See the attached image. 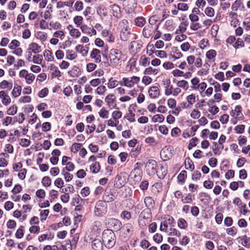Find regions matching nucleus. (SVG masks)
<instances>
[{
	"mask_svg": "<svg viewBox=\"0 0 250 250\" xmlns=\"http://www.w3.org/2000/svg\"><path fill=\"white\" fill-rule=\"evenodd\" d=\"M120 38L123 42L127 41L132 35L131 28L126 20H123L119 24Z\"/></svg>",
	"mask_w": 250,
	"mask_h": 250,
	"instance_id": "f257e3e1",
	"label": "nucleus"
},
{
	"mask_svg": "<svg viewBox=\"0 0 250 250\" xmlns=\"http://www.w3.org/2000/svg\"><path fill=\"white\" fill-rule=\"evenodd\" d=\"M102 240L104 245L107 249L113 248L116 242L115 234L111 229H107L103 231Z\"/></svg>",
	"mask_w": 250,
	"mask_h": 250,
	"instance_id": "f03ea898",
	"label": "nucleus"
},
{
	"mask_svg": "<svg viewBox=\"0 0 250 250\" xmlns=\"http://www.w3.org/2000/svg\"><path fill=\"white\" fill-rule=\"evenodd\" d=\"M110 63L112 65L117 66L122 61L125 62L126 57L122 52L117 49H112L109 54Z\"/></svg>",
	"mask_w": 250,
	"mask_h": 250,
	"instance_id": "7ed1b4c3",
	"label": "nucleus"
},
{
	"mask_svg": "<svg viewBox=\"0 0 250 250\" xmlns=\"http://www.w3.org/2000/svg\"><path fill=\"white\" fill-rule=\"evenodd\" d=\"M140 80L139 77L136 76H132L130 77H124L120 81V84L122 86L131 88L133 87L135 85L139 84Z\"/></svg>",
	"mask_w": 250,
	"mask_h": 250,
	"instance_id": "20e7f679",
	"label": "nucleus"
},
{
	"mask_svg": "<svg viewBox=\"0 0 250 250\" xmlns=\"http://www.w3.org/2000/svg\"><path fill=\"white\" fill-rule=\"evenodd\" d=\"M19 76L21 79H24L28 84H31L35 79V76L33 73L29 72L26 69H22L19 71Z\"/></svg>",
	"mask_w": 250,
	"mask_h": 250,
	"instance_id": "39448f33",
	"label": "nucleus"
},
{
	"mask_svg": "<svg viewBox=\"0 0 250 250\" xmlns=\"http://www.w3.org/2000/svg\"><path fill=\"white\" fill-rule=\"evenodd\" d=\"M106 212V205L102 201H98L95 207L94 213L96 216H100L104 214Z\"/></svg>",
	"mask_w": 250,
	"mask_h": 250,
	"instance_id": "423d86ee",
	"label": "nucleus"
},
{
	"mask_svg": "<svg viewBox=\"0 0 250 250\" xmlns=\"http://www.w3.org/2000/svg\"><path fill=\"white\" fill-rule=\"evenodd\" d=\"M107 225L109 228L112 229L115 231H118L122 228V223L115 218H110L107 221Z\"/></svg>",
	"mask_w": 250,
	"mask_h": 250,
	"instance_id": "0eeeda50",
	"label": "nucleus"
},
{
	"mask_svg": "<svg viewBox=\"0 0 250 250\" xmlns=\"http://www.w3.org/2000/svg\"><path fill=\"white\" fill-rule=\"evenodd\" d=\"M117 197L116 192L110 189H106L103 195L104 202H111Z\"/></svg>",
	"mask_w": 250,
	"mask_h": 250,
	"instance_id": "6e6552de",
	"label": "nucleus"
},
{
	"mask_svg": "<svg viewBox=\"0 0 250 250\" xmlns=\"http://www.w3.org/2000/svg\"><path fill=\"white\" fill-rule=\"evenodd\" d=\"M242 108L241 105H237L235 106L234 109L230 111V115L239 120L243 119L244 116L242 113Z\"/></svg>",
	"mask_w": 250,
	"mask_h": 250,
	"instance_id": "1a4fd4ad",
	"label": "nucleus"
},
{
	"mask_svg": "<svg viewBox=\"0 0 250 250\" xmlns=\"http://www.w3.org/2000/svg\"><path fill=\"white\" fill-rule=\"evenodd\" d=\"M157 163L154 160H149L146 165V171L150 175H154L156 172Z\"/></svg>",
	"mask_w": 250,
	"mask_h": 250,
	"instance_id": "9d476101",
	"label": "nucleus"
},
{
	"mask_svg": "<svg viewBox=\"0 0 250 250\" xmlns=\"http://www.w3.org/2000/svg\"><path fill=\"white\" fill-rule=\"evenodd\" d=\"M136 0H125L124 6L125 10L128 13L132 12L136 7Z\"/></svg>",
	"mask_w": 250,
	"mask_h": 250,
	"instance_id": "9b49d317",
	"label": "nucleus"
},
{
	"mask_svg": "<svg viewBox=\"0 0 250 250\" xmlns=\"http://www.w3.org/2000/svg\"><path fill=\"white\" fill-rule=\"evenodd\" d=\"M0 99L1 103L5 106L9 105L11 102V99L6 90L0 91Z\"/></svg>",
	"mask_w": 250,
	"mask_h": 250,
	"instance_id": "f8f14e48",
	"label": "nucleus"
},
{
	"mask_svg": "<svg viewBox=\"0 0 250 250\" xmlns=\"http://www.w3.org/2000/svg\"><path fill=\"white\" fill-rule=\"evenodd\" d=\"M104 101L109 108H115L117 105L115 103V97L113 94L107 95L104 99Z\"/></svg>",
	"mask_w": 250,
	"mask_h": 250,
	"instance_id": "ddd939ff",
	"label": "nucleus"
},
{
	"mask_svg": "<svg viewBox=\"0 0 250 250\" xmlns=\"http://www.w3.org/2000/svg\"><path fill=\"white\" fill-rule=\"evenodd\" d=\"M141 44L138 41H132L129 46V50L132 54H136L141 49Z\"/></svg>",
	"mask_w": 250,
	"mask_h": 250,
	"instance_id": "4468645a",
	"label": "nucleus"
},
{
	"mask_svg": "<svg viewBox=\"0 0 250 250\" xmlns=\"http://www.w3.org/2000/svg\"><path fill=\"white\" fill-rule=\"evenodd\" d=\"M67 29L68 30L71 37L74 39H78L80 37L81 33L79 30L75 28L72 24H69L67 26Z\"/></svg>",
	"mask_w": 250,
	"mask_h": 250,
	"instance_id": "2eb2a0df",
	"label": "nucleus"
},
{
	"mask_svg": "<svg viewBox=\"0 0 250 250\" xmlns=\"http://www.w3.org/2000/svg\"><path fill=\"white\" fill-rule=\"evenodd\" d=\"M210 114H207V112H204V114L206 115L208 119H213V116L216 115L219 111V108L216 105L209 106L208 109Z\"/></svg>",
	"mask_w": 250,
	"mask_h": 250,
	"instance_id": "dca6fc26",
	"label": "nucleus"
},
{
	"mask_svg": "<svg viewBox=\"0 0 250 250\" xmlns=\"http://www.w3.org/2000/svg\"><path fill=\"white\" fill-rule=\"evenodd\" d=\"M80 29L83 33L86 34L90 36L96 35L97 34V32L94 28H91L85 24L81 25Z\"/></svg>",
	"mask_w": 250,
	"mask_h": 250,
	"instance_id": "f3484780",
	"label": "nucleus"
},
{
	"mask_svg": "<svg viewBox=\"0 0 250 250\" xmlns=\"http://www.w3.org/2000/svg\"><path fill=\"white\" fill-rule=\"evenodd\" d=\"M160 92L159 88L156 86L150 87L148 90L149 97L152 99L158 98L160 95Z\"/></svg>",
	"mask_w": 250,
	"mask_h": 250,
	"instance_id": "a211bd4d",
	"label": "nucleus"
},
{
	"mask_svg": "<svg viewBox=\"0 0 250 250\" xmlns=\"http://www.w3.org/2000/svg\"><path fill=\"white\" fill-rule=\"evenodd\" d=\"M90 57L94 60L96 63H99L101 61V51L100 50L94 48L90 53Z\"/></svg>",
	"mask_w": 250,
	"mask_h": 250,
	"instance_id": "6ab92c4d",
	"label": "nucleus"
},
{
	"mask_svg": "<svg viewBox=\"0 0 250 250\" xmlns=\"http://www.w3.org/2000/svg\"><path fill=\"white\" fill-rule=\"evenodd\" d=\"M85 199H82L80 195H75L72 199L71 204L72 206L79 205V206H83L85 204Z\"/></svg>",
	"mask_w": 250,
	"mask_h": 250,
	"instance_id": "aec40b11",
	"label": "nucleus"
},
{
	"mask_svg": "<svg viewBox=\"0 0 250 250\" xmlns=\"http://www.w3.org/2000/svg\"><path fill=\"white\" fill-rule=\"evenodd\" d=\"M103 244L100 239H95L92 242V248L93 250H103Z\"/></svg>",
	"mask_w": 250,
	"mask_h": 250,
	"instance_id": "412c9836",
	"label": "nucleus"
},
{
	"mask_svg": "<svg viewBox=\"0 0 250 250\" xmlns=\"http://www.w3.org/2000/svg\"><path fill=\"white\" fill-rule=\"evenodd\" d=\"M28 50L35 54H38L41 51V46L37 43L33 42L28 45Z\"/></svg>",
	"mask_w": 250,
	"mask_h": 250,
	"instance_id": "4be33fe9",
	"label": "nucleus"
},
{
	"mask_svg": "<svg viewBox=\"0 0 250 250\" xmlns=\"http://www.w3.org/2000/svg\"><path fill=\"white\" fill-rule=\"evenodd\" d=\"M216 55L217 52L214 49H209L206 53V57L209 62H214Z\"/></svg>",
	"mask_w": 250,
	"mask_h": 250,
	"instance_id": "5701e85b",
	"label": "nucleus"
},
{
	"mask_svg": "<svg viewBox=\"0 0 250 250\" xmlns=\"http://www.w3.org/2000/svg\"><path fill=\"white\" fill-rule=\"evenodd\" d=\"M76 51L80 53L83 56H86L88 52V48L84 47L82 44H78L75 47Z\"/></svg>",
	"mask_w": 250,
	"mask_h": 250,
	"instance_id": "b1692460",
	"label": "nucleus"
},
{
	"mask_svg": "<svg viewBox=\"0 0 250 250\" xmlns=\"http://www.w3.org/2000/svg\"><path fill=\"white\" fill-rule=\"evenodd\" d=\"M111 13L114 16L119 18L121 16V9L119 5L114 4L110 5Z\"/></svg>",
	"mask_w": 250,
	"mask_h": 250,
	"instance_id": "393cba45",
	"label": "nucleus"
},
{
	"mask_svg": "<svg viewBox=\"0 0 250 250\" xmlns=\"http://www.w3.org/2000/svg\"><path fill=\"white\" fill-rule=\"evenodd\" d=\"M13 87L12 82L10 81L3 80L0 83V88L1 89H7L10 90Z\"/></svg>",
	"mask_w": 250,
	"mask_h": 250,
	"instance_id": "a878e982",
	"label": "nucleus"
},
{
	"mask_svg": "<svg viewBox=\"0 0 250 250\" xmlns=\"http://www.w3.org/2000/svg\"><path fill=\"white\" fill-rule=\"evenodd\" d=\"M90 171L94 174L98 173L101 169V166L99 162L92 163L90 166Z\"/></svg>",
	"mask_w": 250,
	"mask_h": 250,
	"instance_id": "bb28decb",
	"label": "nucleus"
},
{
	"mask_svg": "<svg viewBox=\"0 0 250 250\" xmlns=\"http://www.w3.org/2000/svg\"><path fill=\"white\" fill-rule=\"evenodd\" d=\"M139 63L140 65L144 67L147 66L150 63V59L145 55H143L140 57Z\"/></svg>",
	"mask_w": 250,
	"mask_h": 250,
	"instance_id": "cd10ccee",
	"label": "nucleus"
},
{
	"mask_svg": "<svg viewBox=\"0 0 250 250\" xmlns=\"http://www.w3.org/2000/svg\"><path fill=\"white\" fill-rule=\"evenodd\" d=\"M43 57L47 62H53L54 61V56L53 53L49 50L45 49L43 52Z\"/></svg>",
	"mask_w": 250,
	"mask_h": 250,
	"instance_id": "c85d7f7f",
	"label": "nucleus"
},
{
	"mask_svg": "<svg viewBox=\"0 0 250 250\" xmlns=\"http://www.w3.org/2000/svg\"><path fill=\"white\" fill-rule=\"evenodd\" d=\"M158 72L159 70L158 69L153 68L152 67H148L145 69L143 74L147 76L156 75Z\"/></svg>",
	"mask_w": 250,
	"mask_h": 250,
	"instance_id": "c756f323",
	"label": "nucleus"
},
{
	"mask_svg": "<svg viewBox=\"0 0 250 250\" xmlns=\"http://www.w3.org/2000/svg\"><path fill=\"white\" fill-rule=\"evenodd\" d=\"M188 26L187 21H184L181 22L178 28L175 31L176 34H180L181 33H184L187 30V27Z\"/></svg>",
	"mask_w": 250,
	"mask_h": 250,
	"instance_id": "7c9ffc66",
	"label": "nucleus"
},
{
	"mask_svg": "<svg viewBox=\"0 0 250 250\" xmlns=\"http://www.w3.org/2000/svg\"><path fill=\"white\" fill-rule=\"evenodd\" d=\"M195 47L191 46L188 42H186L182 43L180 45V49L183 52H187L190 49L192 50L193 52Z\"/></svg>",
	"mask_w": 250,
	"mask_h": 250,
	"instance_id": "2f4dec72",
	"label": "nucleus"
},
{
	"mask_svg": "<svg viewBox=\"0 0 250 250\" xmlns=\"http://www.w3.org/2000/svg\"><path fill=\"white\" fill-rule=\"evenodd\" d=\"M161 157L164 160L166 161L169 159L171 156V153L167 148L163 149L160 152Z\"/></svg>",
	"mask_w": 250,
	"mask_h": 250,
	"instance_id": "473e14b6",
	"label": "nucleus"
},
{
	"mask_svg": "<svg viewBox=\"0 0 250 250\" xmlns=\"http://www.w3.org/2000/svg\"><path fill=\"white\" fill-rule=\"evenodd\" d=\"M68 74L72 78L77 77L80 74V69L78 67L74 66L71 70L68 71Z\"/></svg>",
	"mask_w": 250,
	"mask_h": 250,
	"instance_id": "72a5a7b5",
	"label": "nucleus"
},
{
	"mask_svg": "<svg viewBox=\"0 0 250 250\" xmlns=\"http://www.w3.org/2000/svg\"><path fill=\"white\" fill-rule=\"evenodd\" d=\"M168 231V236L180 237L181 235V233L179 230L172 227H170Z\"/></svg>",
	"mask_w": 250,
	"mask_h": 250,
	"instance_id": "f704fd0d",
	"label": "nucleus"
},
{
	"mask_svg": "<svg viewBox=\"0 0 250 250\" xmlns=\"http://www.w3.org/2000/svg\"><path fill=\"white\" fill-rule=\"evenodd\" d=\"M2 125L3 126H7L9 125H14L16 121L15 120L13 122V118L10 116H6L1 121Z\"/></svg>",
	"mask_w": 250,
	"mask_h": 250,
	"instance_id": "c9c22d12",
	"label": "nucleus"
},
{
	"mask_svg": "<svg viewBox=\"0 0 250 250\" xmlns=\"http://www.w3.org/2000/svg\"><path fill=\"white\" fill-rule=\"evenodd\" d=\"M21 87L20 85H17L15 86L12 90L11 94L14 98L18 97L21 94Z\"/></svg>",
	"mask_w": 250,
	"mask_h": 250,
	"instance_id": "e433bc0d",
	"label": "nucleus"
},
{
	"mask_svg": "<svg viewBox=\"0 0 250 250\" xmlns=\"http://www.w3.org/2000/svg\"><path fill=\"white\" fill-rule=\"evenodd\" d=\"M37 39L41 40L42 42H45L47 40V33L42 31H38L35 34Z\"/></svg>",
	"mask_w": 250,
	"mask_h": 250,
	"instance_id": "4c0bfd02",
	"label": "nucleus"
},
{
	"mask_svg": "<svg viewBox=\"0 0 250 250\" xmlns=\"http://www.w3.org/2000/svg\"><path fill=\"white\" fill-rule=\"evenodd\" d=\"M77 57L76 53L73 50H68L66 52V59L69 60H73Z\"/></svg>",
	"mask_w": 250,
	"mask_h": 250,
	"instance_id": "58836bf2",
	"label": "nucleus"
},
{
	"mask_svg": "<svg viewBox=\"0 0 250 250\" xmlns=\"http://www.w3.org/2000/svg\"><path fill=\"white\" fill-rule=\"evenodd\" d=\"M43 61V57L41 54L34 55L32 57L31 62L35 64H41Z\"/></svg>",
	"mask_w": 250,
	"mask_h": 250,
	"instance_id": "ea45409f",
	"label": "nucleus"
},
{
	"mask_svg": "<svg viewBox=\"0 0 250 250\" xmlns=\"http://www.w3.org/2000/svg\"><path fill=\"white\" fill-rule=\"evenodd\" d=\"M99 116L103 119H107L109 117V112L104 107H102L98 112Z\"/></svg>",
	"mask_w": 250,
	"mask_h": 250,
	"instance_id": "a19ab883",
	"label": "nucleus"
},
{
	"mask_svg": "<svg viewBox=\"0 0 250 250\" xmlns=\"http://www.w3.org/2000/svg\"><path fill=\"white\" fill-rule=\"evenodd\" d=\"M187 102L191 106L196 102V96L195 94H190L186 98Z\"/></svg>",
	"mask_w": 250,
	"mask_h": 250,
	"instance_id": "79ce46f5",
	"label": "nucleus"
},
{
	"mask_svg": "<svg viewBox=\"0 0 250 250\" xmlns=\"http://www.w3.org/2000/svg\"><path fill=\"white\" fill-rule=\"evenodd\" d=\"M144 202L146 207L148 208H153L154 205V201L150 196L146 197L144 199Z\"/></svg>",
	"mask_w": 250,
	"mask_h": 250,
	"instance_id": "37998d69",
	"label": "nucleus"
},
{
	"mask_svg": "<svg viewBox=\"0 0 250 250\" xmlns=\"http://www.w3.org/2000/svg\"><path fill=\"white\" fill-rule=\"evenodd\" d=\"M119 82L113 78H110L107 82V85L109 88L112 89L118 86Z\"/></svg>",
	"mask_w": 250,
	"mask_h": 250,
	"instance_id": "c03bdc74",
	"label": "nucleus"
},
{
	"mask_svg": "<svg viewBox=\"0 0 250 250\" xmlns=\"http://www.w3.org/2000/svg\"><path fill=\"white\" fill-rule=\"evenodd\" d=\"M162 219H163V220L165 221L166 223H167L171 226H173V225L175 223L174 218L170 215H165L162 217Z\"/></svg>",
	"mask_w": 250,
	"mask_h": 250,
	"instance_id": "a18cd8bd",
	"label": "nucleus"
},
{
	"mask_svg": "<svg viewBox=\"0 0 250 250\" xmlns=\"http://www.w3.org/2000/svg\"><path fill=\"white\" fill-rule=\"evenodd\" d=\"M178 227L182 229H185L188 228V223L183 218H180L177 221Z\"/></svg>",
	"mask_w": 250,
	"mask_h": 250,
	"instance_id": "49530a36",
	"label": "nucleus"
},
{
	"mask_svg": "<svg viewBox=\"0 0 250 250\" xmlns=\"http://www.w3.org/2000/svg\"><path fill=\"white\" fill-rule=\"evenodd\" d=\"M152 27L151 26H146L144 27L143 31V35L144 37L148 38L151 35Z\"/></svg>",
	"mask_w": 250,
	"mask_h": 250,
	"instance_id": "de8ad7c7",
	"label": "nucleus"
},
{
	"mask_svg": "<svg viewBox=\"0 0 250 250\" xmlns=\"http://www.w3.org/2000/svg\"><path fill=\"white\" fill-rule=\"evenodd\" d=\"M239 184H242V188L244 187V183L242 181H239L238 182H232L230 183L229 188L233 190H236L238 189Z\"/></svg>",
	"mask_w": 250,
	"mask_h": 250,
	"instance_id": "09e8293b",
	"label": "nucleus"
},
{
	"mask_svg": "<svg viewBox=\"0 0 250 250\" xmlns=\"http://www.w3.org/2000/svg\"><path fill=\"white\" fill-rule=\"evenodd\" d=\"M209 46L208 41L207 39L202 40L198 43V47L202 50L207 49Z\"/></svg>",
	"mask_w": 250,
	"mask_h": 250,
	"instance_id": "8fccbe9b",
	"label": "nucleus"
},
{
	"mask_svg": "<svg viewBox=\"0 0 250 250\" xmlns=\"http://www.w3.org/2000/svg\"><path fill=\"white\" fill-rule=\"evenodd\" d=\"M177 85L179 87L182 88L185 90H187L189 87L188 82L184 80L178 81Z\"/></svg>",
	"mask_w": 250,
	"mask_h": 250,
	"instance_id": "3c124183",
	"label": "nucleus"
},
{
	"mask_svg": "<svg viewBox=\"0 0 250 250\" xmlns=\"http://www.w3.org/2000/svg\"><path fill=\"white\" fill-rule=\"evenodd\" d=\"M185 168L187 169L193 170L194 169V165L192 161L189 158H187L185 160Z\"/></svg>",
	"mask_w": 250,
	"mask_h": 250,
	"instance_id": "603ef678",
	"label": "nucleus"
},
{
	"mask_svg": "<svg viewBox=\"0 0 250 250\" xmlns=\"http://www.w3.org/2000/svg\"><path fill=\"white\" fill-rule=\"evenodd\" d=\"M83 18L81 16H76L73 18V22L77 27H79L81 25H83Z\"/></svg>",
	"mask_w": 250,
	"mask_h": 250,
	"instance_id": "864d4df0",
	"label": "nucleus"
},
{
	"mask_svg": "<svg viewBox=\"0 0 250 250\" xmlns=\"http://www.w3.org/2000/svg\"><path fill=\"white\" fill-rule=\"evenodd\" d=\"M190 83L191 88L193 90H197V87L200 83L199 79L198 77H194L191 80Z\"/></svg>",
	"mask_w": 250,
	"mask_h": 250,
	"instance_id": "5fc2aeb1",
	"label": "nucleus"
},
{
	"mask_svg": "<svg viewBox=\"0 0 250 250\" xmlns=\"http://www.w3.org/2000/svg\"><path fill=\"white\" fill-rule=\"evenodd\" d=\"M82 144L80 143H73L71 147L70 150L72 153H76L78 151L80 150Z\"/></svg>",
	"mask_w": 250,
	"mask_h": 250,
	"instance_id": "6e6d98bb",
	"label": "nucleus"
},
{
	"mask_svg": "<svg viewBox=\"0 0 250 250\" xmlns=\"http://www.w3.org/2000/svg\"><path fill=\"white\" fill-rule=\"evenodd\" d=\"M20 42L17 40H12L8 44V48L11 50H14L20 46Z\"/></svg>",
	"mask_w": 250,
	"mask_h": 250,
	"instance_id": "4d7b16f0",
	"label": "nucleus"
},
{
	"mask_svg": "<svg viewBox=\"0 0 250 250\" xmlns=\"http://www.w3.org/2000/svg\"><path fill=\"white\" fill-rule=\"evenodd\" d=\"M235 41V42L233 44V47L235 49H237L244 46V42L241 39L238 38Z\"/></svg>",
	"mask_w": 250,
	"mask_h": 250,
	"instance_id": "13d9d810",
	"label": "nucleus"
},
{
	"mask_svg": "<svg viewBox=\"0 0 250 250\" xmlns=\"http://www.w3.org/2000/svg\"><path fill=\"white\" fill-rule=\"evenodd\" d=\"M24 227L21 226L16 231L15 233V237L17 239H21L24 236Z\"/></svg>",
	"mask_w": 250,
	"mask_h": 250,
	"instance_id": "bf43d9fd",
	"label": "nucleus"
},
{
	"mask_svg": "<svg viewBox=\"0 0 250 250\" xmlns=\"http://www.w3.org/2000/svg\"><path fill=\"white\" fill-rule=\"evenodd\" d=\"M122 116V112L119 110H114L111 113V117L114 120L119 121Z\"/></svg>",
	"mask_w": 250,
	"mask_h": 250,
	"instance_id": "052dcab7",
	"label": "nucleus"
},
{
	"mask_svg": "<svg viewBox=\"0 0 250 250\" xmlns=\"http://www.w3.org/2000/svg\"><path fill=\"white\" fill-rule=\"evenodd\" d=\"M201 115L200 112L196 108L192 109L190 114V116L191 118L193 119H198Z\"/></svg>",
	"mask_w": 250,
	"mask_h": 250,
	"instance_id": "680f3d73",
	"label": "nucleus"
},
{
	"mask_svg": "<svg viewBox=\"0 0 250 250\" xmlns=\"http://www.w3.org/2000/svg\"><path fill=\"white\" fill-rule=\"evenodd\" d=\"M135 22L137 26L142 27L146 23V20L144 18L142 17H139L135 19Z\"/></svg>",
	"mask_w": 250,
	"mask_h": 250,
	"instance_id": "e2e57ef3",
	"label": "nucleus"
},
{
	"mask_svg": "<svg viewBox=\"0 0 250 250\" xmlns=\"http://www.w3.org/2000/svg\"><path fill=\"white\" fill-rule=\"evenodd\" d=\"M165 117L161 114H156L153 116L152 121L154 123L159 122L162 123L164 121Z\"/></svg>",
	"mask_w": 250,
	"mask_h": 250,
	"instance_id": "0e129e2a",
	"label": "nucleus"
},
{
	"mask_svg": "<svg viewBox=\"0 0 250 250\" xmlns=\"http://www.w3.org/2000/svg\"><path fill=\"white\" fill-rule=\"evenodd\" d=\"M18 107L16 105H12L8 109L7 114L9 115H14L17 112Z\"/></svg>",
	"mask_w": 250,
	"mask_h": 250,
	"instance_id": "69168bd1",
	"label": "nucleus"
},
{
	"mask_svg": "<svg viewBox=\"0 0 250 250\" xmlns=\"http://www.w3.org/2000/svg\"><path fill=\"white\" fill-rule=\"evenodd\" d=\"M152 81V79L149 76L145 75L142 79V83L145 85L150 84Z\"/></svg>",
	"mask_w": 250,
	"mask_h": 250,
	"instance_id": "338daca9",
	"label": "nucleus"
},
{
	"mask_svg": "<svg viewBox=\"0 0 250 250\" xmlns=\"http://www.w3.org/2000/svg\"><path fill=\"white\" fill-rule=\"evenodd\" d=\"M42 183L44 187H48L51 185V180L48 176H45L42 178Z\"/></svg>",
	"mask_w": 250,
	"mask_h": 250,
	"instance_id": "774afa93",
	"label": "nucleus"
}]
</instances>
